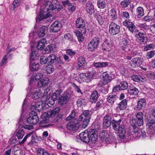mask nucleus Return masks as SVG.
<instances>
[{
	"mask_svg": "<svg viewBox=\"0 0 155 155\" xmlns=\"http://www.w3.org/2000/svg\"><path fill=\"white\" fill-rule=\"evenodd\" d=\"M62 7V6L61 4L56 3L53 5L51 1H45L44 5L41 7L36 18V22L38 23L40 21L45 19H48L47 20L48 22L52 21L55 17L54 15L51 14V12L53 10L58 11L61 10Z\"/></svg>",
	"mask_w": 155,
	"mask_h": 155,
	"instance_id": "obj_1",
	"label": "nucleus"
},
{
	"mask_svg": "<svg viewBox=\"0 0 155 155\" xmlns=\"http://www.w3.org/2000/svg\"><path fill=\"white\" fill-rule=\"evenodd\" d=\"M98 134L95 129H90L89 131L86 130L79 135L80 139L83 142L88 143L90 140L92 143H95L98 138Z\"/></svg>",
	"mask_w": 155,
	"mask_h": 155,
	"instance_id": "obj_2",
	"label": "nucleus"
},
{
	"mask_svg": "<svg viewBox=\"0 0 155 155\" xmlns=\"http://www.w3.org/2000/svg\"><path fill=\"white\" fill-rule=\"evenodd\" d=\"M122 120L120 119L119 120L116 121L113 120L112 121H108L107 120V125L109 124L111 125L114 129L115 131H117L119 134V136L120 138L124 139L125 138L126 132L124 127L123 125H120ZM108 127L107 126V128Z\"/></svg>",
	"mask_w": 155,
	"mask_h": 155,
	"instance_id": "obj_3",
	"label": "nucleus"
},
{
	"mask_svg": "<svg viewBox=\"0 0 155 155\" xmlns=\"http://www.w3.org/2000/svg\"><path fill=\"white\" fill-rule=\"evenodd\" d=\"M51 92L49 90L46 89L44 91L43 96L42 98V101L44 102L45 104L49 106H52L54 104L55 101L57 100L55 97L52 95L50 96Z\"/></svg>",
	"mask_w": 155,
	"mask_h": 155,
	"instance_id": "obj_4",
	"label": "nucleus"
},
{
	"mask_svg": "<svg viewBox=\"0 0 155 155\" xmlns=\"http://www.w3.org/2000/svg\"><path fill=\"white\" fill-rule=\"evenodd\" d=\"M60 110V108L57 107L54 109L53 110L49 111L43 113L41 116L43 120L41 123H47L48 121V118L54 117L58 113Z\"/></svg>",
	"mask_w": 155,
	"mask_h": 155,
	"instance_id": "obj_5",
	"label": "nucleus"
},
{
	"mask_svg": "<svg viewBox=\"0 0 155 155\" xmlns=\"http://www.w3.org/2000/svg\"><path fill=\"white\" fill-rule=\"evenodd\" d=\"M91 114L88 110L84 111L79 116L78 120L82 122V127L85 128L87 126L90 121Z\"/></svg>",
	"mask_w": 155,
	"mask_h": 155,
	"instance_id": "obj_6",
	"label": "nucleus"
},
{
	"mask_svg": "<svg viewBox=\"0 0 155 155\" xmlns=\"http://www.w3.org/2000/svg\"><path fill=\"white\" fill-rule=\"evenodd\" d=\"M146 120L147 122V124L148 128L147 130V133L149 135H155V130L154 128L155 126V120L151 119L150 117H145Z\"/></svg>",
	"mask_w": 155,
	"mask_h": 155,
	"instance_id": "obj_7",
	"label": "nucleus"
},
{
	"mask_svg": "<svg viewBox=\"0 0 155 155\" xmlns=\"http://www.w3.org/2000/svg\"><path fill=\"white\" fill-rule=\"evenodd\" d=\"M94 74L92 72L81 73L79 75L81 81L84 83H89L94 79Z\"/></svg>",
	"mask_w": 155,
	"mask_h": 155,
	"instance_id": "obj_8",
	"label": "nucleus"
},
{
	"mask_svg": "<svg viewBox=\"0 0 155 155\" xmlns=\"http://www.w3.org/2000/svg\"><path fill=\"white\" fill-rule=\"evenodd\" d=\"M100 42V38L99 37L94 38L88 45L87 49L88 51L91 52L94 51L97 48Z\"/></svg>",
	"mask_w": 155,
	"mask_h": 155,
	"instance_id": "obj_9",
	"label": "nucleus"
},
{
	"mask_svg": "<svg viewBox=\"0 0 155 155\" xmlns=\"http://www.w3.org/2000/svg\"><path fill=\"white\" fill-rule=\"evenodd\" d=\"M29 116L27 118V121L30 124H35L39 121V118L35 111H31L29 114Z\"/></svg>",
	"mask_w": 155,
	"mask_h": 155,
	"instance_id": "obj_10",
	"label": "nucleus"
},
{
	"mask_svg": "<svg viewBox=\"0 0 155 155\" xmlns=\"http://www.w3.org/2000/svg\"><path fill=\"white\" fill-rule=\"evenodd\" d=\"M109 32L112 35L118 34L120 32V26L112 22L110 24Z\"/></svg>",
	"mask_w": 155,
	"mask_h": 155,
	"instance_id": "obj_11",
	"label": "nucleus"
},
{
	"mask_svg": "<svg viewBox=\"0 0 155 155\" xmlns=\"http://www.w3.org/2000/svg\"><path fill=\"white\" fill-rule=\"evenodd\" d=\"M123 25L127 27L129 30L132 33H136L138 31L137 28L134 23L129 20H126L123 21Z\"/></svg>",
	"mask_w": 155,
	"mask_h": 155,
	"instance_id": "obj_12",
	"label": "nucleus"
},
{
	"mask_svg": "<svg viewBox=\"0 0 155 155\" xmlns=\"http://www.w3.org/2000/svg\"><path fill=\"white\" fill-rule=\"evenodd\" d=\"M76 26L77 28L80 29L82 33H85L86 32L85 22L81 18L79 17L77 19Z\"/></svg>",
	"mask_w": 155,
	"mask_h": 155,
	"instance_id": "obj_13",
	"label": "nucleus"
},
{
	"mask_svg": "<svg viewBox=\"0 0 155 155\" xmlns=\"http://www.w3.org/2000/svg\"><path fill=\"white\" fill-rule=\"evenodd\" d=\"M33 134L32 132L28 134H27L26 135L24 138L21 141H19L18 142V140L15 138V137H12L10 139V143L12 145V146H14L15 145L19 143L20 144H23L25 141H26L27 139L29 137H30Z\"/></svg>",
	"mask_w": 155,
	"mask_h": 155,
	"instance_id": "obj_14",
	"label": "nucleus"
},
{
	"mask_svg": "<svg viewBox=\"0 0 155 155\" xmlns=\"http://www.w3.org/2000/svg\"><path fill=\"white\" fill-rule=\"evenodd\" d=\"M61 23L58 21L54 22L51 25L50 31L51 32H56L59 31L61 28Z\"/></svg>",
	"mask_w": 155,
	"mask_h": 155,
	"instance_id": "obj_15",
	"label": "nucleus"
},
{
	"mask_svg": "<svg viewBox=\"0 0 155 155\" xmlns=\"http://www.w3.org/2000/svg\"><path fill=\"white\" fill-rule=\"evenodd\" d=\"M45 90L43 89H40L38 91H37L34 92H32V94L31 96L32 98L34 99H37L41 98V100H42V98L44 93V91Z\"/></svg>",
	"mask_w": 155,
	"mask_h": 155,
	"instance_id": "obj_16",
	"label": "nucleus"
},
{
	"mask_svg": "<svg viewBox=\"0 0 155 155\" xmlns=\"http://www.w3.org/2000/svg\"><path fill=\"white\" fill-rule=\"evenodd\" d=\"M86 7L87 13H89L90 15H95L96 14L95 11L91 2L89 1L87 2Z\"/></svg>",
	"mask_w": 155,
	"mask_h": 155,
	"instance_id": "obj_17",
	"label": "nucleus"
},
{
	"mask_svg": "<svg viewBox=\"0 0 155 155\" xmlns=\"http://www.w3.org/2000/svg\"><path fill=\"white\" fill-rule=\"evenodd\" d=\"M69 99L68 95L65 94H63L58 99V102L60 104L63 105L66 104Z\"/></svg>",
	"mask_w": 155,
	"mask_h": 155,
	"instance_id": "obj_18",
	"label": "nucleus"
},
{
	"mask_svg": "<svg viewBox=\"0 0 155 155\" xmlns=\"http://www.w3.org/2000/svg\"><path fill=\"white\" fill-rule=\"evenodd\" d=\"M62 3L64 6L68 7V10L70 12H71L74 11L76 9L75 5L70 3L69 1H64L62 2Z\"/></svg>",
	"mask_w": 155,
	"mask_h": 155,
	"instance_id": "obj_19",
	"label": "nucleus"
},
{
	"mask_svg": "<svg viewBox=\"0 0 155 155\" xmlns=\"http://www.w3.org/2000/svg\"><path fill=\"white\" fill-rule=\"evenodd\" d=\"M127 91L130 95L136 96L138 94L139 90L133 85L130 84L128 89Z\"/></svg>",
	"mask_w": 155,
	"mask_h": 155,
	"instance_id": "obj_20",
	"label": "nucleus"
},
{
	"mask_svg": "<svg viewBox=\"0 0 155 155\" xmlns=\"http://www.w3.org/2000/svg\"><path fill=\"white\" fill-rule=\"evenodd\" d=\"M131 78L134 81L138 83L145 82L146 81L145 77L139 75H133L131 76Z\"/></svg>",
	"mask_w": 155,
	"mask_h": 155,
	"instance_id": "obj_21",
	"label": "nucleus"
},
{
	"mask_svg": "<svg viewBox=\"0 0 155 155\" xmlns=\"http://www.w3.org/2000/svg\"><path fill=\"white\" fill-rule=\"evenodd\" d=\"M45 105L44 102H43L41 100V101L36 102L35 106H32L31 108L32 109H34L36 111L40 112L42 110V109L43 108Z\"/></svg>",
	"mask_w": 155,
	"mask_h": 155,
	"instance_id": "obj_22",
	"label": "nucleus"
},
{
	"mask_svg": "<svg viewBox=\"0 0 155 155\" xmlns=\"http://www.w3.org/2000/svg\"><path fill=\"white\" fill-rule=\"evenodd\" d=\"M130 63L132 67H136L140 65L142 63V61L139 57H136L133 58Z\"/></svg>",
	"mask_w": 155,
	"mask_h": 155,
	"instance_id": "obj_23",
	"label": "nucleus"
},
{
	"mask_svg": "<svg viewBox=\"0 0 155 155\" xmlns=\"http://www.w3.org/2000/svg\"><path fill=\"white\" fill-rule=\"evenodd\" d=\"M138 39L140 41L141 43L145 44L147 41V38L146 36V33L139 32L137 35H136Z\"/></svg>",
	"mask_w": 155,
	"mask_h": 155,
	"instance_id": "obj_24",
	"label": "nucleus"
},
{
	"mask_svg": "<svg viewBox=\"0 0 155 155\" xmlns=\"http://www.w3.org/2000/svg\"><path fill=\"white\" fill-rule=\"evenodd\" d=\"M48 28L45 26H43L40 27L38 31V34L39 37H44L48 32Z\"/></svg>",
	"mask_w": 155,
	"mask_h": 155,
	"instance_id": "obj_25",
	"label": "nucleus"
},
{
	"mask_svg": "<svg viewBox=\"0 0 155 155\" xmlns=\"http://www.w3.org/2000/svg\"><path fill=\"white\" fill-rule=\"evenodd\" d=\"M49 79L47 78H44L38 81V86L40 87H43L47 86L49 83Z\"/></svg>",
	"mask_w": 155,
	"mask_h": 155,
	"instance_id": "obj_26",
	"label": "nucleus"
},
{
	"mask_svg": "<svg viewBox=\"0 0 155 155\" xmlns=\"http://www.w3.org/2000/svg\"><path fill=\"white\" fill-rule=\"evenodd\" d=\"M78 124L74 123L72 122H69L66 125V127L68 130H75L78 128Z\"/></svg>",
	"mask_w": 155,
	"mask_h": 155,
	"instance_id": "obj_27",
	"label": "nucleus"
},
{
	"mask_svg": "<svg viewBox=\"0 0 155 155\" xmlns=\"http://www.w3.org/2000/svg\"><path fill=\"white\" fill-rule=\"evenodd\" d=\"M78 68L81 69L84 67V65L86 64L85 58L82 56H80L78 59Z\"/></svg>",
	"mask_w": 155,
	"mask_h": 155,
	"instance_id": "obj_28",
	"label": "nucleus"
},
{
	"mask_svg": "<svg viewBox=\"0 0 155 155\" xmlns=\"http://www.w3.org/2000/svg\"><path fill=\"white\" fill-rule=\"evenodd\" d=\"M43 75L41 73H34L32 75L31 78V81L36 82L42 78Z\"/></svg>",
	"mask_w": 155,
	"mask_h": 155,
	"instance_id": "obj_29",
	"label": "nucleus"
},
{
	"mask_svg": "<svg viewBox=\"0 0 155 155\" xmlns=\"http://www.w3.org/2000/svg\"><path fill=\"white\" fill-rule=\"evenodd\" d=\"M108 15V18L109 19L110 21H113L114 20H116L117 18L116 12L114 9H112L109 12Z\"/></svg>",
	"mask_w": 155,
	"mask_h": 155,
	"instance_id": "obj_30",
	"label": "nucleus"
},
{
	"mask_svg": "<svg viewBox=\"0 0 155 155\" xmlns=\"http://www.w3.org/2000/svg\"><path fill=\"white\" fill-rule=\"evenodd\" d=\"M46 39L43 38L38 42L37 45V48L39 50H42L45 47V45L46 43Z\"/></svg>",
	"mask_w": 155,
	"mask_h": 155,
	"instance_id": "obj_31",
	"label": "nucleus"
},
{
	"mask_svg": "<svg viewBox=\"0 0 155 155\" xmlns=\"http://www.w3.org/2000/svg\"><path fill=\"white\" fill-rule=\"evenodd\" d=\"M146 105V101L145 99H140L138 102L136 108L137 110H140L142 107L145 106Z\"/></svg>",
	"mask_w": 155,
	"mask_h": 155,
	"instance_id": "obj_32",
	"label": "nucleus"
},
{
	"mask_svg": "<svg viewBox=\"0 0 155 155\" xmlns=\"http://www.w3.org/2000/svg\"><path fill=\"white\" fill-rule=\"evenodd\" d=\"M39 54L37 51H32L30 57V61H32L38 58Z\"/></svg>",
	"mask_w": 155,
	"mask_h": 155,
	"instance_id": "obj_33",
	"label": "nucleus"
},
{
	"mask_svg": "<svg viewBox=\"0 0 155 155\" xmlns=\"http://www.w3.org/2000/svg\"><path fill=\"white\" fill-rule=\"evenodd\" d=\"M127 100L124 99L122 100L118 104V107L121 110H124L126 108Z\"/></svg>",
	"mask_w": 155,
	"mask_h": 155,
	"instance_id": "obj_34",
	"label": "nucleus"
},
{
	"mask_svg": "<svg viewBox=\"0 0 155 155\" xmlns=\"http://www.w3.org/2000/svg\"><path fill=\"white\" fill-rule=\"evenodd\" d=\"M114 133H110L108 135V137H107V143H113L115 142L116 140L114 136Z\"/></svg>",
	"mask_w": 155,
	"mask_h": 155,
	"instance_id": "obj_35",
	"label": "nucleus"
},
{
	"mask_svg": "<svg viewBox=\"0 0 155 155\" xmlns=\"http://www.w3.org/2000/svg\"><path fill=\"white\" fill-rule=\"evenodd\" d=\"M98 96V92L97 91H94L90 97V101L92 103H95Z\"/></svg>",
	"mask_w": 155,
	"mask_h": 155,
	"instance_id": "obj_36",
	"label": "nucleus"
},
{
	"mask_svg": "<svg viewBox=\"0 0 155 155\" xmlns=\"http://www.w3.org/2000/svg\"><path fill=\"white\" fill-rule=\"evenodd\" d=\"M131 127L133 128V132L134 134H135L136 136H139V134H140L139 132L140 130H139L137 125L134 124L133 123H131Z\"/></svg>",
	"mask_w": 155,
	"mask_h": 155,
	"instance_id": "obj_37",
	"label": "nucleus"
},
{
	"mask_svg": "<svg viewBox=\"0 0 155 155\" xmlns=\"http://www.w3.org/2000/svg\"><path fill=\"white\" fill-rule=\"evenodd\" d=\"M56 59V56L54 54L50 55L47 58V63L52 64Z\"/></svg>",
	"mask_w": 155,
	"mask_h": 155,
	"instance_id": "obj_38",
	"label": "nucleus"
},
{
	"mask_svg": "<svg viewBox=\"0 0 155 155\" xmlns=\"http://www.w3.org/2000/svg\"><path fill=\"white\" fill-rule=\"evenodd\" d=\"M74 32L79 41H84V36L80 31L75 30Z\"/></svg>",
	"mask_w": 155,
	"mask_h": 155,
	"instance_id": "obj_39",
	"label": "nucleus"
},
{
	"mask_svg": "<svg viewBox=\"0 0 155 155\" xmlns=\"http://www.w3.org/2000/svg\"><path fill=\"white\" fill-rule=\"evenodd\" d=\"M117 98V96L116 95L110 94L107 97V101L111 104H113L114 101L116 100Z\"/></svg>",
	"mask_w": 155,
	"mask_h": 155,
	"instance_id": "obj_40",
	"label": "nucleus"
},
{
	"mask_svg": "<svg viewBox=\"0 0 155 155\" xmlns=\"http://www.w3.org/2000/svg\"><path fill=\"white\" fill-rule=\"evenodd\" d=\"M39 67V65L38 63H32V61H30V68L31 71H34L37 70Z\"/></svg>",
	"mask_w": 155,
	"mask_h": 155,
	"instance_id": "obj_41",
	"label": "nucleus"
},
{
	"mask_svg": "<svg viewBox=\"0 0 155 155\" xmlns=\"http://www.w3.org/2000/svg\"><path fill=\"white\" fill-rule=\"evenodd\" d=\"M121 90H124L127 89L128 85L127 83L125 81H122L120 82L119 84Z\"/></svg>",
	"mask_w": 155,
	"mask_h": 155,
	"instance_id": "obj_42",
	"label": "nucleus"
},
{
	"mask_svg": "<svg viewBox=\"0 0 155 155\" xmlns=\"http://www.w3.org/2000/svg\"><path fill=\"white\" fill-rule=\"evenodd\" d=\"M37 155H50V154L45 149L39 148L37 150Z\"/></svg>",
	"mask_w": 155,
	"mask_h": 155,
	"instance_id": "obj_43",
	"label": "nucleus"
},
{
	"mask_svg": "<svg viewBox=\"0 0 155 155\" xmlns=\"http://www.w3.org/2000/svg\"><path fill=\"white\" fill-rule=\"evenodd\" d=\"M137 15L138 18H140L144 15V10L141 7H138L137 9Z\"/></svg>",
	"mask_w": 155,
	"mask_h": 155,
	"instance_id": "obj_44",
	"label": "nucleus"
},
{
	"mask_svg": "<svg viewBox=\"0 0 155 155\" xmlns=\"http://www.w3.org/2000/svg\"><path fill=\"white\" fill-rule=\"evenodd\" d=\"M73 37L69 33L66 34L64 35V36L62 38V40L64 41H71Z\"/></svg>",
	"mask_w": 155,
	"mask_h": 155,
	"instance_id": "obj_45",
	"label": "nucleus"
},
{
	"mask_svg": "<svg viewBox=\"0 0 155 155\" xmlns=\"http://www.w3.org/2000/svg\"><path fill=\"white\" fill-rule=\"evenodd\" d=\"M132 123L136 125L137 124L139 126L142 125L143 123V120H136L135 118L133 119L132 120Z\"/></svg>",
	"mask_w": 155,
	"mask_h": 155,
	"instance_id": "obj_46",
	"label": "nucleus"
},
{
	"mask_svg": "<svg viewBox=\"0 0 155 155\" xmlns=\"http://www.w3.org/2000/svg\"><path fill=\"white\" fill-rule=\"evenodd\" d=\"M77 103L78 107H81L86 104V101L84 99L80 98L78 100L77 102Z\"/></svg>",
	"mask_w": 155,
	"mask_h": 155,
	"instance_id": "obj_47",
	"label": "nucleus"
},
{
	"mask_svg": "<svg viewBox=\"0 0 155 155\" xmlns=\"http://www.w3.org/2000/svg\"><path fill=\"white\" fill-rule=\"evenodd\" d=\"M107 132L106 131L102 130L100 133V137L101 140L103 141L106 142L107 137H106Z\"/></svg>",
	"mask_w": 155,
	"mask_h": 155,
	"instance_id": "obj_48",
	"label": "nucleus"
},
{
	"mask_svg": "<svg viewBox=\"0 0 155 155\" xmlns=\"http://www.w3.org/2000/svg\"><path fill=\"white\" fill-rule=\"evenodd\" d=\"M25 135L24 130L22 129H19L16 133V136L18 139H21Z\"/></svg>",
	"mask_w": 155,
	"mask_h": 155,
	"instance_id": "obj_49",
	"label": "nucleus"
},
{
	"mask_svg": "<svg viewBox=\"0 0 155 155\" xmlns=\"http://www.w3.org/2000/svg\"><path fill=\"white\" fill-rule=\"evenodd\" d=\"M63 91V90L61 89L57 90L55 91V92L53 93L52 95L57 99V98L61 96Z\"/></svg>",
	"mask_w": 155,
	"mask_h": 155,
	"instance_id": "obj_50",
	"label": "nucleus"
},
{
	"mask_svg": "<svg viewBox=\"0 0 155 155\" xmlns=\"http://www.w3.org/2000/svg\"><path fill=\"white\" fill-rule=\"evenodd\" d=\"M101 78L102 79V84L103 85L107 84V72H105L103 73L101 75Z\"/></svg>",
	"mask_w": 155,
	"mask_h": 155,
	"instance_id": "obj_51",
	"label": "nucleus"
},
{
	"mask_svg": "<svg viewBox=\"0 0 155 155\" xmlns=\"http://www.w3.org/2000/svg\"><path fill=\"white\" fill-rule=\"evenodd\" d=\"M94 65L95 67L98 68L100 67H106L107 65V63L106 62H98L94 63Z\"/></svg>",
	"mask_w": 155,
	"mask_h": 155,
	"instance_id": "obj_52",
	"label": "nucleus"
},
{
	"mask_svg": "<svg viewBox=\"0 0 155 155\" xmlns=\"http://www.w3.org/2000/svg\"><path fill=\"white\" fill-rule=\"evenodd\" d=\"M46 70L47 73H51L54 71L53 66L51 64L49 65L46 67Z\"/></svg>",
	"mask_w": 155,
	"mask_h": 155,
	"instance_id": "obj_53",
	"label": "nucleus"
},
{
	"mask_svg": "<svg viewBox=\"0 0 155 155\" xmlns=\"http://www.w3.org/2000/svg\"><path fill=\"white\" fill-rule=\"evenodd\" d=\"M139 26L141 29L145 31H147L149 28V26L145 23L140 24Z\"/></svg>",
	"mask_w": 155,
	"mask_h": 155,
	"instance_id": "obj_54",
	"label": "nucleus"
},
{
	"mask_svg": "<svg viewBox=\"0 0 155 155\" xmlns=\"http://www.w3.org/2000/svg\"><path fill=\"white\" fill-rule=\"evenodd\" d=\"M155 55V52L154 51H151L148 53L146 56V58L147 59H150L153 58Z\"/></svg>",
	"mask_w": 155,
	"mask_h": 155,
	"instance_id": "obj_55",
	"label": "nucleus"
},
{
	"mask_svg": "<svg viewBox=\"0 0 155 155\" xmlns=\"http://www.w3.org/2000/svg\"><path fill=\"white\" fill-rule=\"evenodd\" d=\"M155 47L154 44H151L147 45L144 48V49L146 51L153 49Z\"/></svg>",
	"mask_w": 155,
	"mask_h": 155,
	"instance_id": "obj_56",
	"label": "nucleus"
},
{
	"mask_svg": "<svg viewBox=\"0 0 155 155\" xmlns=\"http://www.w3.org/2000/svg\"><path fill=\"white\" fill-rule=\"evenodd\" d=\"M97 4L98 7L100 8H103L105 6V3L102 1H97Z\"/></svg>",
	"mask_w": 155,
	"mask_h": 155,
	"instance_id": "obj_57",
	"label": "nucleus"
},
{
	"mask_svg": "<svg viewBox=\"0 0 155 155\" xmlns=\"http://www.w3.org/2000/svg\"><path fill=\"white\" fill-rule=\"evenodd\" d=\"M143 115L142 112H139L136 114V120H143Z\"/></svg>",
	"mask_w": 155,
	"mask_h": 155,
	"instance_id": "obj_58",
	"label": "nucleus"
},
{
	"mask_svg": "<svg viewBox=\"0 0 155 155\" xmlns=\"http://www.w3.org/2000/svg\"><path fill=\"white\" fill-rule=\"evenodd\" d=\"M153 19V16L150 15L149 14L146 16L144 17L143 18L144 20L147 21L152 20Z\"/></svg>",
	"mask_w": 155,
	"mask_h": 155,
	"instance_id": "obj_59",
	"label": "nucleus"
},
{
	"mask_svg": "<svg viewBox=\"0 0 155 155\" xmlns=\"http://www.w3.org/2000/svg\"><path fill=\"white\" fill-rule=\"evenodd\" d=\"M75 112L74 111H72L70 115L66 118L67 120H71L75 116Z\"/></svg>",
	"mask_w": 155,
	"mask_h": 155,
	"instance_id": "obj_60",
	"label": "nucleus"
},
{
	"mask_svg": "<svg viewBox=\"0 0 155 155\" xmlns=\"http://www.w3.org/2000/svg\"><path fill=\"white\" fill-rule=\"evenodd\" d=\"M13 155H22V151L21 149H19L13 151Z\"/></svg>",
	"mask_w": 155,
	"mask_h": 155,
	"instance_id": "obj_61",
	"label": "nucleus"
},
{
	"mask_svg": "<svg viewBox=\"0 0 155 155\" xmlns=\"http://www.w3.org/2000/svg\"><path fill=\"white\" fill-rule=\"evenodd\" d=\"M130 2L129 1H123L120 4L123 7L126 8L127 7Z\"/></svg>",
	"mask_w": 155,
	"mask_h": 155,
	"instance_id": "obj_62",
	"label": "nucleus"
},
{
	"mask_svg": "<svg viewBox=\"0 0 155 155\" xmlns=\"http://www.w3.org/2000/svg\"><path fill=\"white\" fill-rule=\"evenodd\" d=\"M40 62L42 64H44L46 63H47V58H45L44 56H41L40 58Z\"/></svg>",
	"mask_w": 155,
	"mask_h": 155,
	"instance_id": "obj_63",
	"label": "nucleus"
},
{
	"mask_svg": "<svg viewBox=\"0 0 155 155\" xmlns=\"http://www.w3.org/2000/svg\"><path fill=\"white\" fill-rule=\"evenodd\" d=\"M140 134H139V136H140V137L142 138H145L146 136V134L145 132L144 131L140 130L139 132Z\"/></svg>",
	"mask_w": 155,
	"mask_h": 155,
	"instance_id": "obj_64",
	"label": "nucleus"
}]
</instances>
